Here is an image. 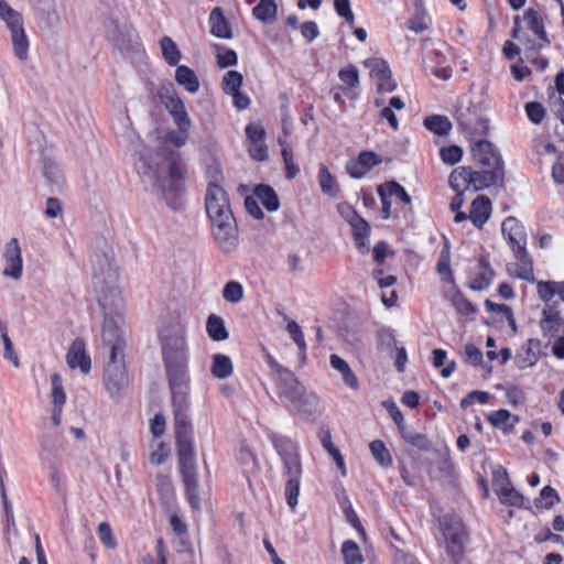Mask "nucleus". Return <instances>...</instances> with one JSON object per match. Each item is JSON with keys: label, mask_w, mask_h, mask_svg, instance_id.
Wrapping results in <instances>:
<instances>
[{"label": "nucleus", "mask_w": 564, "mask_h": 564, "mask_svg": "<svg viewBox=\"0 0 564 564\" xmlns=\"http://www.w3.org/2000/svg\"><path fill=\"white\" fill-rule=\"evenodd\" d=\"M93 288L97 301L104 311L102 335L106 328H115V334L121 337L120 325L124 301L119 285L118 267L106 254H97L93 265Z\"/></svg>", "instance_id": "nucleus-1"}, {"label": "nucleus", "mask_w": 564, "mask_h": 564, "mask_svg": "<svg viewBox=\"0 0 564 564\" xmlns=\"http://www.w3.org/2000/svg\"><path fill=\"white\" fill-rule=\"evenodd\" d=\"M212 237L217 248L229 253L237 249L239 232L228 194L217 183H210L205 198Z\"/></svg>", "instance_id": "nucleus-2"}, {"label": "nucleus", "mask_w": 564, "mask_h": 564, "mask_svg": "<svg viewBox=\"0 0 564 564\" xmlns=\"http://www.w3.org/2000/svg\"><path fill=\"white\" fill-rule=\"evenodd\" d=\"M188 140V132L182 130H166L158 132V151L155 158L141 155L138 171L141 175L149 177L154 183L158 181L159 172L169 174L172 180L183 177L184 169L178 161V154L172 148L183 147Z\"/></svg>", "instance_id": "nucleus-3"}, {"label": "nucleus", "mask_w": 564, "mask_h": 564, "mask_svg": "<svg viewBox=\"0 0 564 564\" xmlns=\"http://www.w3.org/2000/svg\"><path fill=\"white\" fill-rule=\"evenodd\" d=\"M162 355L170 387L188 386L186 329L182 324L165 326L160 333Z\"/></svg>", "instance_id": "nucleus-4"}, {"label": "nucleus", "mask_w": 564, "mask_h": 564, "mask_svg": "<svg viewBox=\"0 0 564 564\" xmlns=\"http://www.w3.org/2000/svg\"><path fill=\"white\" fill-rule=\"evenodd\" d=\"M270 441L282 462L288 506L294 510L299 503L301 478L303 474L300 446L292 438L278 434L270 435Z\"/></svg>", "instance_id": "nucleus-5"}, {"label": "nucleus", "mask_w": 564, "mask_h": 564, "mask_svg": "<svg viewBox=\"0 0 564 564\" xmlns=\"http://www.w3.org/2000/svg\"><path fill=\"white\" fill-rule=\"evenodd\" d=\"M115 328H106L102 341L109 348V361L105 367L104 386L109 397L118 401L127 391L129 378L123 361V340L115 334Z\"/></svg>", "instance_id": "nucleus-6"}, {"label": "nucleus", "mask_w": 564, "mask_h": 564, "mask_svg": "<svg viewBox=\"0 0 564 564\" xmlns=\"http://www.w3.org/2000/svg\"><path fill=\"white\" fill-rule=\"evenodd\" d=\"M489 100L484 91L471 93L459 101L455 118L460 129L469 137L482 135L488 131L486 111Z\"/></svg>", "instance_id": "nucleus-7"}, {"label": "nucleus", "mask_w": 564, "mask_h": 564, "mask_svg": "<svg viewBox=\"0 0 564 564\" xmlns=\"http://www.w3.org/2000/svg\"><path fill=\"white\" fill-rule=\"evenodd\" d=\"M178 469L185 487L187 500L194 509H199L198 471L195 458L193 435L176 437Z\"/></svg>", "instance_id": "nucleus-8"}, {"label": "nucleus", "mask_w": 564, "mask_h": 564, "mask_svg": "<svg viewBox=\"0 0 564 564\" xmlns=\"http://www.w3.org/2000/svg\"><path fill=\"white\" fill-rule=\"evenodd\" d=\"M280 398L284 399L293 409L302 414L311 415L315 412L317 398L308 393L303 384L290 371H284L278 383Z\"/></svg>", "instance_id": "nucleus-9"}, {"label": "nucleus", "mask_w": 564, "mask_h": 564, "mask_svg": "<svg viewBox=\"0 0 564 564\" xmlns=\"http://www.w3.org/2000/svg\"><path fill=\"white\" fill-rule=\"evenodd\" d=\"M0 20L10 31V39L14 56L20 61L29 57L30 42L23 26V18L20 12L11 8L6 1L0 0Z\"/></svg>", "instance_id": "nucleus-10"}, {"label": "nucleus", "mask_w": 564, "mask_h": 564, "mask_svg": "<svg viewBox=\"0 0 564 564\" xmlns=\"http://www.w3.org/2000/svg\"><path fill=\"white\" fill-rule=\"evenodd\" d=\"M174 413L175 436L193 435V426L188 416V386L170 387Z\"/></svg>", "instance_id": "nucleus-11"}, {"label": "nucleus", "mask_w": 564, "mask_h": 564, "mask_svg": "<svg viewBox=\"0 0 564 564\" xmlns=\"http://www.w3.org/2000/svg\"><path fill=\"white\" fill-rule=\"evenodd\" d=\"M163 98L164 106L177 129L189 132L192 119L188 116L184 101L178 97L172 85L166 88Z\"/></svg>", "instance_id": "nucleus-12"}, {"label": "nucleus", "mask_w": 564, "mask_h": 564, "mask_svg": "<svg viewBox=\"0 0 564 564\" xmlns=\"http://www.w3.org/2000/svg\"><path fill=\"white\" fill-rule=\"evenodd\" d=\"M3 269L2 274L14 281H19L23 273L22 250L17 238H11L3 248Z\"/></svg>", "instance_id": "nucleus-13"}, {"label": "nucleus", "mask_w": 564, "mask_h": 564, "mask_svg": "<svg viewBox=\"0 0 564 564\" xmlns=\"http://www.w3.org/2000/svg\"><path fill=\"white\" fill-rule=\"evenodd\" d=\"M364 65L376 82L378 93H392L397 89V82L392 78L391 69L386 61L372 57L366 59Z\"/></svg>", "instance_id": "nucleus-14"}, {"label": "nucleus", "mask_w": 564, "mask_h": 564, "mask_svg": "<svg viewBox=\"0 0 564 564\" xmlns=\"http://www.w3.org/2000/svg\"><path fill=\"white\" fill-rule=\"evenodd\" d=\"M540 329L544 337L556 338L564 330V317L558 304L546 303L541 312Z\"/></svg>", "instance_id": "nucleus-15"}, {"label": "nucleus", "mask_w": 564, "mask_h": 564, "mask_svg": "<svg viewBox=\"0 0 564 564\" xmlns=\"http://www.w3.org/2000/svg\"><path fill=\"white\" fill-rule=\"evenodd\" d=\"M523 20L525 21L528 28L538 37V41H532L530 39L525 40V51H539L550 45V40L544 28L543 18L538 11L533 9H528L523 14Z\"/></svg>", "instance_id": "nucleus-16"}, {"label": "nucleus", "mask_w": 564, "mask_h": 564, "mask_svg": "<svg viewBox=\"0 0 564 564\" xmlns=\"http://www.w3.org/2000/svg\"><path fill=\"white\" fill-rule=\"evenodd\" d=\"M382 163V156L373 151H362L346 164L347 173L352 178H362L372 167Z\"/></svg>", "instance_id": "nucleus-17"}, {"label": "nucleus", "mask_w": 564, "mask_h": 564, "mask_svg": "<svg viewBox=\"0 0 564 564\" xmlns=\"http://www.w3.org/2000/svg\"><path fill=\"white\" fill-rule=\"evenodd\" d=\"M501 231L512 251H524L528 237L523 225L517 218H506L501 225Z\"/></svg>", "instance_id": "nucleus-18"}, {"label": "nucleus", "mask_w": 564, "mask_h": 564, "mask_svg": "<svg viewBox=\"0 0 564 564\" xmlns=\"http://www.w3.org/2000/svg\"><path fill=\"white\" fill-rule=\"evenodd\" d=\"M474 160L487 169H502V161L492 144L486 140H480L471 148Z\"/></svg>", "instance_id": "nucleus-19"}, {"label": "nucleus", "mask_w": 564, "mask_h": 564, "mask_svg": "<svg viewBox=\"0 0 564 564\" xmlns=\"http://www.w3.org/2000/svg\"><path fill=\"white\" fill-rule=\"evenodd\" d=\"M66 362L72 368H79L83 373H88L91 368V360L89 355L86 351V346L83 339L76 338L67 354H66Z\"/></svg>", "instance_id": "nucleus-20"}, {"label": "nucleus", "mask_w": 564, "mask_h": 564, "mask_svg": "<svg viewBox=\"0 0 564 564\" xmlns=\"http://www.w3.org/2000/svg\"><path fill=\"white\" fill-rule=\"evenodd\" d=\"M513 253L516 257V262L508 265V273L520 280H524L531 283L535 282L533 262L527 252V248L524 251H513Z\"/></svg>", "instance_id": "nucleus-21"}, {"label": "nucleus", "mask_w": 564, "mask_h": 564, "mask_svg": "<svg viewBox=\"0 0 564 564\" xmlns=\"http://www.w3.org/2000/svg\"><path fill=\"white\" fill-rule=\"evenodd\" d=\"M495 491L503 505L520 507L523 503V497L510 486L505 471L496 473Z\"/></svg>", "instance_id": "nucleus-22"}, {"label": "nucleus", "mask_w": 564, "mask_h": 564, "mask_svg": "<svg viewBox=\"0 0 564 564\" xmlns=\"http://www.w3.org/2000/svg\"><path fill=\"white\" fill-rule=\"evenodd\" d=\"M503 178V169H487L480 171L471 170V188L474 191H481L491 185H495Z\"/></svg>", "instance_id": "nucleus-23"}, {"label": "nucleus", "mask_w": 564, "mask_h": 564, "mask_svg": "<svg viewBox=\"0 0 564 564\" xmlns=\"http://www.w3.org/2000/svg\"><path fill=\"white\" fill-rule=\"evenodd\" d=\"M491 214V202L488 197L480 195L471 203L469 218L473 224L481 228Z\"/></svg>", "instance_id": "nucleus-24"}, {"label": "nucleus", "mask_w": 564, "mask_h": 564, "mask_svg": "<svg viewBox=\"0 0 564 564\" xmlns=\"http://www.w3.org/2000/svg\"><path fill=\"white\" fill-rule=\"evenodd\" d=\"M536 294L544 303H550L556 295L564 303V281H538Z\"/></svg>", "instance_id": "nucleus-25"}, {"label": "nucleus", "mask_w": 564, "mask_h": 564, "mask_svg": "<svg viewBox=\"0 0 564 564\" xmlns=\"http://www.w3.org/2000/svg\"><path fill=\"white\" fill-rule=\"evenodd\" d=\"M174 78L189 94H196L200 88L196 73L186 65H178L176 67Z\"/></svg>", "instance_id": "nucleus-26"}, {"label": "nucleus", "mask_w": 564, "mask_h": 564, "mask_svg": "<svg viewBox=\"0 0 564 564\" xmlns=\"http://www.w3.org/2000/svg\"><path fill=\"white\" fill-rule=\"evenodd\" d=\"M329 362L332 368L341 375V378L348 388L352 390L358 389L359 381L346 360L338 355L333 354L329 357Z\"/></svg>", "instance_id": "nucleus-27"}, {"label": "nucleus", "mask_w": 564, "mask_h": 564, "mask_svg": "<svg viewBox=\"0 0 564 564\" xmlns=\"http://www.w3.org/2000/svg\"><path fill=\"white\" fill-rule=\"evenodd\" d=\"M210 32L219 39H231L232 32L229 23L219 8L213 9L209 15Z\"/></svg>", "instance_id": "nucleus-28"}, {"label": "nucleus", "mask_w": 564, "mask_h": 564, "mask_svg": "<svg viewBox=\"0 0 564 564\" xmlns=\"http://www.w3.org/2000/svg\"><path fill=\"white\" fill-rule=\"evenodd\" d=\"M449 186L456 192H465L471 187V169L459 166L454 169L449 175Z\"/></svg>", "instance_id": "nucleus-29"}, {"label": "nucleus", "mask_w": 564, "mask_h": 564, "mask_svg": "<svg viewBox=\"0 0 564 564\" xmlns=\"http://www.w3.org/2000/svg\"><path fill=\"white\" fill-rule=\"evenodd\" d=\"M155 487L161 502L164 506L170 507L175 500V489L171 477L159 474L155 478Z\"/></svg>", "instance_id": "nucleus-30"}, {"label": "nucleus", "mask_w": 564, "mask_h": 564, "mask_svg": "<svg viewBox=\"0 0 564 564\" xmlns=\"http://www.w3.org/2000/svg\"><path fill=\"white\" fill-rule=\"evenodd\" d=\"M278 6L275 0H261L253 9L252 15L262 23L271 24L276 20Z\"/></svg>", "instance_id": "nucleus-31"}, {"label": "nucleus", "mask_w": 564, "mask_h": 564, "mask_svg": "<svg viewBox=\"0 0 564 564\" xmlns=\"http://www.w3.org/2000/svg\"><path fill=\"white\" fill-rule=\"evenodd\" d=\"M317 178L324 195L329 197H336L338 195L339 187L337 181L325 164H319Z\"/></svg>", "instance_id": "nucleus-32"}, {"label": "nucleus", "mask_w": 564, "mask_h": 564, "mask_svg": "<svg viewBox=\"0 0 564 564\" xmlns=\"http://www.w3.org/2000/svg\"><path fill=\"white\" fill-rule=\"evenodd\" d=\"M350 227H351L354 240H355V243H356L358 250L361 253L369 252V243H368V239H369V235H370L369 224L364 218H360L358 221L352 224Z\"/></svg>", "instance_id": "nucleus-33"}, {"label": "nucleus", "mask_w": 564, "mask_h": 564, "mask_svg": "<svg viewBox=\"0 0 564 564\" xmlns=\"http://www.w3.org/2000/svg\"><path fill=\"white\" fill-rule=\"evenodd\" d=\"M254 196L269 212H276L280 208L276 193L268 185H259L254 191Z\"/></svg>", "instance_id": "nucleus-34"}, {"label": "nucleus", "mask_w": 564, "mask_h": 564, "mask_svg": "<svg viewBox=\"0 0 564 564\" xmlns=\"http://www.w3.org/2000/svg\"><path fill=\"white\" fill-rule=\"evenodd\" d=\"M206 330L208 336L215 341H223L229 337L224 319L216 314H210L208 316Z\"/></svg>", "instance_id": "nucleus-35"}, {"label": "nucleus", "mask_w": 564, "mask_h": 564, "mask_svg": "<svg viewBox=\"0 0 564 564\" xmlns=\"http://www.w3.org/2000/svg\"><path fill=\"white\" fill-rule=\"evenodd\" d=\"M489 422L502 431L511 430L518 423V416L511 414L508 410L501 409L492 411L488 415Z\"/></svg>", "instance_id": "nucleus-36"}, {"label": "nucleus", "mask_w": 564, "mask_h": 564, "mask_svg": "<svg viewBox=\"0 0 564 564\" xmlns=\"http://www.w3.org/2000/svg\"><path fill=\"white\" fill-rule=\"evenodd\" d=\"M210 371L218 379H226L232 375L234 365L231 359L223 354L213 356V365Z\"/></svg>", "instance_id": "nucleus-37"}, {"label": "nucleus", "mask_w": 564, "mask_h": 564, "mask_svg": "<svg viewBox=\"0 0 564 564\" xmlns=\"http://www.w3.org/2000/svg\"><path fill=\"white\" fill-rule=\"evenodd\" d=\"M405 107L404 101L400 97H391L387 107H383L380 111V119L387 120L393 130L399 129V121L394 113V110H403Z\"/></svg>", "instance_id": "nucleus-38"}, {"label": "nucleus", "mask_w": 564, "mask_h": 564, "mask_svg": "<svg viewBox=\"0 0 564 564\" xmlns=\"http://www.w3.org/2000/svg\"><path fill=\"white\" fill-rule=\"evenodd\" d=\"M159 43L164 61L170 66H176L182 57L176 43L170 36L166 35L161 37Z\"/></svg>", "instance_id": "nucleus-39"}, {"label": "nucleus", "mask_w": 564, "mask_h": 564, "mask_svg": "<svg viewBox=\"0 0 564 564\" xmlns=\"http://www.w3.org/2000/svg\"><path fill=\"white\" fill-rule=\"evenodd\" d=\"M424 126L427 130L437 135H446L452 130V122L445 116L434 115L425 118Z\"/></svg>", "instance_id": "nucleus-40"}, {"label": "nucleus", "mask_w": 564, "mask_h": 564, "mask_svg": "<svg viewBox=\"0 0 564 564\" xmlns=\"http://www.w3.org/2000/svg\"><path fill=\"white\" fill-rule=\"evenodd\" d=\"M382 192H384L390 198L393 199L394 203H402L404 205L411 204V197L406 193L403 186H401L397 182H388L382 185H380Z\"/></svg>", "instance_id": "nucleus-41"}, {"label": "nucleus", "mask_w": 564, "mask_h": 564, "mask_svg": "<svg viewBox=\"0 0 564 564\" xmlns=\"http://www.w3.org/2000/svg\"><path fill=\"white\" fill-rule=\"evenodd\" d=\"M372 457L382 467H389L392 465V457L387 446L382 441L376 440L369 445Z\"/></svg>", "instance_id": "nucleus-42"}, {"label": "nucleus", "mask_w": 564, "mask_h": 564, "mask_svg": "<svg viewBox=\"0 0 564 564\" xmlns=\"http://www.w3.org/2000/svg\"><path fill=\"white\" fill-rule=\"evenodd\" d=\"M341 553L345 564H364V557L358 544L347 540L341 545Z\"/></svg>", "instance_id": "nucleus-43"}, {"label": "nucleus", "mask_w": 564, "mask_h": 564, "mask_svg": "<svg viewBox=\"0 0 564 564\" xmlns=\"http://www.w3.org/2000/svg\"><path fill=\"white\" fill-rule=\"evenodd\" d=\"M286 329L293 339V341L296 344L299 350H300V357L303 361L306 359V341L304 338V334L302 332L301 326L293 319L288 322Z\"/></svg>", "instance_id": "nucleus-44"}, {"label": "nucleus", "mask_w": 564, "mask_h": 564, "mask_svg": "<svg viewBox=\"0 0 564 564\" xmlns=\"http://www.w3.org/2000/svg\"><path fill=\"white\" fill-rule=\"evenodd\" d=\"M279 144L282 147V156L285 165V172L288 178H294L299 172V166L293 161V152L292 149L286 144L284 138H279Z\"/></svg>", "instance_id": "nucleus-45"}, {"label": "nucleus", "mask_w": 564, "mask_h": 564, "mask_svg": "<svg viewBox=\"0 0 564 564\" xmlns=\"http://www.w3.org/2000/svg\"><path fill=\"white\" fill-rule=\"evenodd\" d=\"M50 380L53 406H63L66 401V394L63 389L62 378L58 373H52Z\"/></svg>", "instance_id": "nucleus-46"}, {"label": "nucleus", "mask_w": 564, "mask_h": 564, "mask_svg": "<svg viewBox=\"0 0 564 564\" xmlns=\"http://www.w3.org/2000/svg\"><path fill=\"white\" fill-rule=\"evenodd\" d=\"M0 330H1V339L3 343L4 351H3V358L9 360L15 368L20 367V359L13 348L12 340L10 339L7 327L0 323Z\"/></svg>", "instance_id": "nucleus-47"}, {"label": "nucleus", "mask_w": 564, "mask_h": 564, "mask_svg": "<svg viewBox=\"0 0 564 564\" xmlns=\"http://www.w3.org/2000/svg\"><path fill=\"white\" fill-rule=\"evenodd\" d=\"M97 533L102 545L108 550H115L118 546L117 538L108 522H100L97 527Z\"/></svg>", "instance_id": "nucleus-48"}, {"label": "nucleus", "mask_w": 564, "mask_h": 564, "mask_svg": "<svg viewBox=\"0 0 564 564\" xmlns=\"http://www.w3.org/2000/svg\"><path fill=\"white\" fill-rule=\"evenodd\" d=\"M143 178L148 180L153 186H156V187H160L163 192V195H166V192L165 191H170V192H177L178 191V180H172L170 174H169V171H166V173H162V172H159L158 173V181L154 183L153 181H151L149 177L147 176H143Z\"/></svg>", "instance_id": "nucleus-49"}, {"label": "nucleus", "mask_w": 564, "mask_h": 564, "mask_svg": "<svg viewBox=\"0 0 564 564\" xmlns=\"http://www.w3.org/2000/svg\"><path fill=\"white\" fill-rule=\"evenodd\" d=\"M431 19L429 14L419 10L416 13L406 22V28L415 33H421L430 28Z\"/></svg>", "instance_id": "nucleus-50"}, {"label": "nucleus", "mask_w": 564, "mask_h": 564, "mask_svg": "<svg viewBox=\"0 0 564 564\" xmlns=\"http://www.w3.org/2000/svg\"><path fill=\"white\" fill-rule=\"evenodd\" d=\"M243 77L237 70H229L225 74L223 78V89L226 94L230 95L238 90L242 85Z\"/></svg>", "instance_id": "nucleus-51"}, {"label": "nucleus", "mask_w": 564, "mask_h": 564, "mask_svg": "<svg viewBox=\"0 0 564 564\" xmlns=\"http://www.w3.org/2000/svg\"><path fill=\"white\" fill-rule=\"evenodd\" d=\"M492 278V271L487 267H481L477 276L470 281V288L475 291H482L491 284Z\"/></svg>", "instance_id": "nucleus-52"}, {"label": "nucleus", "mask_w": 564, "mask_h": 564, "mask_svg": "<svg viewBox=\"0 0 564 564\" xmlns=\"http://www.w3.org/2000/svg\"><path fill=\"white\" fill-rule=\"evenodd\" d=\"M223 295L229 303H239L243 299V288L239 282L230 281L225 285Z\"/></svg>", "instance_id": "nucleus-53"}, {"label": "nucleus", "mask_w": 564, "mask_h": 564, "mask_svg": "<svg viewBox=\"0 0 564 564\" xmlns=\"http://www.w3.org/2000/svg\"><path fill=\"white\" fill-rule=\"evenodd\" d=\"M441 160L447 165L458 163L463 158V149L458 145L443 147L440 150Z\"/></svg>", "instance_id": "nucleus-54"}, {"label": "nucleus", "mask_w": 564, "mask_h": 564, "mask_svg": "<svg viewBox=\"0 0 564 564\" xmlns=\"http://www.w3.org/2000/svg\"><path fill=\"white\" fill-rule=\"evenodd\" d=\"M339 79L347 86L349 90L358 87L359 85V74L358 69L352 66L348 65L339 70Z\"/></svg>", "instance_id": "nucleus-55"}, {"label": "nucleus", "mask_w": 564, "mask_h": 564, "mask_svg": "<svg viewBox=\"0 0 564 564\" xmlns=\"http://www.w3.org/2000/svg\"><path fill=\"white\" fill-rule=\"evenodd\" d=\"M437 272L443 281L453 282V273L451 270V256L449 251L446 249L442 250L441 256L438 258Z\"/></svg>", "instance_id": "nucleus-56"}, {"label": "nucleus", "mask_w": 564, "mask_h": 564, "mask_svg": "<svg viewBox=\"0 0 564 564\" xmlns=\"http://www.w3.org/2000/svg\"><path fill=\"white\" fill-rule=\"evenodd\" d=\"M170 456V447L163 442H159L150 453V463L152 465H162Z\"/></svg>", "instance_id": "nucleus-57"}, {"label": "nucleus", "mask_w": 564, "mask_h": 564, "mask_svg": "<svg viewBox=\"0 0 564 564\" xmlns=\"http://www.w3.org/2000/svg\"><path fill=\"white\" fill-rule=\"evenodd\" d=\"M39 13L41 21L46 28L54 29L58 25L59 14L54 4L48 6L46 9H41Z\"/></svg>", "instance_id": "nucleus-58"}, {"label": "nucleus", "mask_w": 564, "mask_h": 564, "mask_svg": "<svg viewBox=\"0 0 564 564\" xmlns=\"http://www.w3.org/2000/svg\"><path fill=\"white\" fill-rule=\"evenodd\" d=\"M402 437L411 445L420 448V449H429L430 448V442L426 438L425 435L419 434L412 431H403Z\"/></svg>", "instance_id": "nucleus-59"}, {"label": "nucleus", "mask_w": 564, "mask_h": 564, "mask_svg": "<svg viewBox=\"0 0 564 564\" xmlns=\"http://www.w3.org/2000/svg\"><path fill=\"white\" fill-rule=\"evenodd\" d=\"M334 7L336 10V13L344 18L346 22L350 25L355 22V15L350 9V1L349 0H335Z\"/></svg>", "instance_id": "nucleus-60"}, {"label": "nucleus", "mask_w": 564, "mask_h": 564, "mask_svg": "<svg viewBox=\"0 0 564 564\" xmlns=\"http://www.w3.org/2000/svg\"><path fill=\"white\" fill-rule=\"evenodd\" d=\"M489 397H490L489 393L486 391L474 390V391L469 392L467 394V397L462 399L460 406L463 409H467L469 405H471L475 402L485 404L488 402Z\"/></svg>", "instance_id": "nucleus-61"}, {"label": "nucleus", "mask_w": 564, "mask_h": 564, "mask_svg": "<svg viewBox=\"0 0 564 564\" xmlns=\"http://www.w3.org/2000/svg\"><path fill=\"white\" fill-rule=\"evenodd\" d=\"M528 118L535 124L542 122L544 118V108L539 102H529L525 106Z\"/></svg>", "instance_id": "nucleus-62"}, {"label": "nucleus", "mask_w": 564, "mask_h": 564, "mask_svg": "<svg viewBox=\"0 0 564 564\" xmlns=\"http://www.w3.org/2000/svg\"><path fill=\"white\" fill-rule=\"evenodd\" d=\"M337 210L339 215L343 217V219L347 221L350 226L361 218L354 209V207L347 203L339 204L337 206Z\"/></svg>", "instance_id": "nucleus-63"}, {"label": "nucleus", "mask_w": 564, "mask_h": 564, "mask_svg": "<svg viewBox=\"0 0 564 564\" xmlns=\"http://www.w3.org/2000/svg\"><path fill=\"white\" fill-rule=\"evenodd\" d=\"M551 111L561 120L564 124V100L561 96L552 93L549 99Z\"/></svg>", "instance_id": "nucleus-64"}]
</instances>
